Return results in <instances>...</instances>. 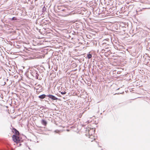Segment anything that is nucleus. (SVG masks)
Here are the masks:
<instances>
[{
  "label": "nucleus",
  "mask_w": 150,
  "mask_h": 150,
  "mask_svg": "<svg viewBox=\"0 0 150 150\" xmlns=\"http://www.w3.org/2000/svg\"><path fill=\"white\" fill-rule=\"evenodd\" d=\"M12 138L14 142H16L17 144L21 142V139L18 136L14 135L12 136Z\"/></svg>",
  "instance_id": "nucleus-1"
},
{
  "label": "nucleus",
  "mask_w": 150,
  "mask_h": 150,
  "mask_svg": "<svg viewBox=\"0 0 150 150\" xmlns=\"http://www.w3.org/2000/svg\"><path fill=\"white\" fill-rule=\"evenodd\" d=\"M95 130L93 129H91L90 130L88 131V133L89 134L91 135V137H93L92 135L93 134H94L95 133Z\"/></svg>",
  "instance_id": "nucleus-2"
},
{
  "label": "nucleus",
  "mask_w": 150,
  "mask_h": 150,
  "mask_svg": "<svg viewBox=\"0 0 150 150\" xmlns=\"http://www.w3.org/2000/svg\"><path fill=\"white\" fill-rule=\"evenodd\" d=\"M47 96L53 100H57V98L52 95H49Z\"/></svg>",
  "instance_id": "nucleus-3"
},
{
  "label": "nucleus",
  "mask_w": 150,
  "mask_h": 150,
  "mask_svg": "<svg viewBox=\"0 0 150 150\" xmlns=\"http://www.w3.org/2000/svg\"><path fill=\"white\" fill-rule=\"evenodd\" d=\"M12 132L14 133L16 135L18 136L19 134V132L15 128H13V129Z\"/></svg>",
  "instance_id": "nucleus-4"
},
{
  "label": "nucleus",
  "mask_w": 150,
  "mask_h": 150,
  "mask_svg": "<svg viewBox=\"0 0 150 150\" xmlns=\"http://www.w3.org/2000/svg\"><path fill=\"white\" fill-rule=\"evenodd\" d=\"M40 89H39V88H35L36 90V92L37 93H39L41 91V86L40 87Z\"/></svg>",
  "instance_id": "nucleus-5"
},
{
  "label": "nucleus",
  "mask_w": 150,
  "mask_h": 150,
  "mask_svg": "<svg viewBox=\"0 0 150 150\" xmlns=\"http://www.w3.org/2000/svg\"><path fill=\"white\" fill-rule=\"evenodd\" d=\"M45 96H46L45 94H42L40 96H39V98L41 99H43L45 97Z\"/></svg>",
  "instance_id": "nucleus-6"
},
{
  "label": "nucleus",
  "mask_w": 150,
  "mask_h": 150,
  "mask_svg": "<svg viewBox=\"0 0 150 150\" xmlns=\"http://www.w3.org/2000/svg\"><path fill=\"white\" fill-rule=\"evenodd\" d=\"M42 124L43 125H46L47 124V122L46 121L44 120H42Z\"/></svg>",
  "instance_id": "nucleus-7"
},
{
  "label": "nucleus",
  "mask_w": 150,
  "mask_h": 150,
  "mask_svg": "<svg viewBox=\"0 0 150 150\" xmlns=\"http://www.w3.org/2000/svg\"><path fill=\"white\" fill-rule=\"evenodd\" d=\"M87 57L88 59H90L91 58L92 55L90 54H88Z\"/></svg>",
  "instance_id": "nucleus-8"
},
{
  "label": "nucleus",
  "mask_w": 150,
  "mask_h": 150,
  "mask_svg": "<svg viewBox=\"0 0 150 150\" xmlns=\"http://www.w3.org/2000/svg\"><path fill=\"white\" fill-rule=\"evenodd\" d=\"M12 20H17V18L16 17H13L12 18Z\"/></svg>",
  "instance_id": "nucleus-9"
},
{
  "label": "nucleus",
  "mask_w": 150,
  "mask_h": 150,
  "mask_svg": "<svg viewBox=\"0 0 150 150\" xmlns=\"http://www.w3.org/2000/svg\"><path fill=\"white\" fill-rule=\"evenodd\" d=\"M61 93L62 95L65 94L66 93V92L64 91V92H61Z\"/></svg>",
  "instance_id": "nucleus-10"
},
{
  "label": "nucleus",
  "mask_w": 150,
  "mask_h": 150,
  "mask_svg": "<svg viewBox=\"0 0 150 150\" xmlns=\"http://www.w3.org/2000/svg\"><path fill=\"white\" fill-rule=\"evenodd\" d=\"M89 140L90 141H91V142H92V141H93V140H90V139H89Z\"/></svg>",
  "instance_id": "nucleus-11"
}]
</instances>
